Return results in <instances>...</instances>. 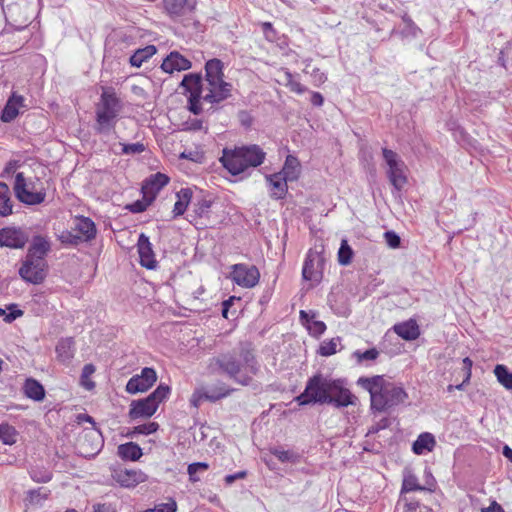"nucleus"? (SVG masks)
<instances>
[{
    "instance_id": "f257e3e1",
    "label": "nucleus",
    "mask_w": 512,
    "mask_h": 512,
    "mask_svg": "<svg viewBox=\"0 0 512 512\" xmlns=\"http://www.w3.org/2000/svg\"><path fill=\"white\" fill-rule=\"evenodd\" d=\"M187 97V108L194 115L202 113L201 100L211 105L224 100V64L213 58L205 64V83L200 74H187L181 82Z\"/></svg>"
},
{
    "instance_id": "f03ea898",
    "label": "nucleus",
    "mask_w": 512,
    "mask_h": 512,
    "mask_svg": "<svg viewBox=\"0 0 512 512\" xmlns=\"http://www.w3.org/2000/svg\"><path fill=\"white\" fill-rule=\"evenodd\" d=\"M357 384L369 392L371 409L378 412L398 406L408 398L401 385L388 381L383 375L360 377Z\"/></svg>"
},
{
    "instance_id": "7ed1b4c3",
    "label": "nucleus",
    "mask_w": 512,
    "mask_h": 512,
    "mask_svg": "<svg viewBox=\"0 0 512 512\" xmlns=\"http://www.w3.org/2000/svg\"><path fill=\"white\" fill-rule=\"evenodd\" d=\"M123 109L122 101L111 88H104L99 103L96 105L95 130L100 134L110 133Z\"/></svg>"
},
{
    "instance_id": "20e7f679",
    "label": "nucleus",
    "mask_w": 512,
    "mask_h": 512,
    "mask_svg": "<svg viewBox=\"0 0 512 512\" xmlns=\"http://www.w3.org/2000/svg\"><path fill=\"white\" fill-rule=\"evenodd\" d=\"M266 158L263 149L256 145H248L226 150V170L233 176L243 174L250 167L260 166Z\"/></svg>"
},
{
    "instance_id": "39448f33",
    "label": "nucleus",
    "mask_w": 512,
    "mask_h": 512,
    "mask_svg": "<svg viewBox=\"0 0 512 512\" xmlns=\"http://www.w3.org/2000/svg\"><path fill=\"white\" fill-rule=\"evenodd\" d=\"M331 378L324 377L318 373L310 377L306 383L305 390L295 400L300 406L314 403L327 404L330 394Z\"/></svg>"
},
{
    "instance_id": "423d86ee",
    "label": "nucleus",
    "mask_w": 512,
    "mask_h": 512,
    "mask_svg": "<svg viewBox=\"0 0 512 512\" xmlns=\"http://www.w3.org/2000/svg\"><path fill=\"white\" fill-rule=\"evenodd\" d=\"M169 394V386L160 384L148 397L131 402L129 417L132 420L151 417Z\"/></svg>"
},
{
    "instance_id": "0eeeda50",
    "label": "nucleus",
    "mask_w": 512,
    "mask_h": 512,
    "mask_svg": "<svg viewBox=\"0 0 512 512\" xmlns=\"http://www.w3.org/2000/svg\"><path fill=\"white\" fill-rule=\"evenodd\" d=\"M324 266V247L309 249L302 268L303 279L315 284L320 283L324 276Z\"/></svg>"
},
{
    "instance_id": "6e6552de",
    "label": "nucleus",
    "mask_w": 512,
    "mask_h": 512,
    "mask_svg": "<svg viewBox=\"0 0 512 512\" xmlns=\"http://www.w3.org/2000/svg\"><path fill=\"white\" fill-rule=\"evenodd\" d=\"M383 158L388 166L387 176L390 183L397 190H401L407 184L406 165L398 154L388 148L382 149Z\"/></svg>"
},
{
    "instance_id": "1a4fd4ad",
    "label": "nucleus",
    "mask_w": 512,
    "mask_h": 512,
    "mask_svg": "<svg viewBox=\"0 0 512 512\" xmlns=\"http://www.w3.org/2000/svg\"><path fill=\"white\" fill-rule=\"evenodd\" d=\"M48 265L42 257L30 258L26 256L19 269V275L23 280L31 284H41L47 276Z\"/></svg>"
},
{
    "instance_id": "9d476101",
    "label": "nucleus",
    "mask_w": 512,
    "mask_h": 512,
    "mask_svg": "<svg viewBox=\"0 0 512 512\" xmlns=\"http://www.w3.org/2000/svg\"><path fill=\"white\" fill-rule=\"evenodd\" d=\"M230 278L238 286L250 289L259 283L260 272L255 265L240 263L231 266Z\"/></svg>"
},
{
    "instance_id": "9b49d317",
    "label": "nucleus",
    "mask_w": 512,
    "mask_h": 512,
    "mask_svg": "<svg viewBox=\"0 0 512 512\" xmlns=\"http://www.w3.org/2000/svg\"><path fill=\"white\" fill-rule=\"evenodd\" d=\"M357 401V397L345 386L342 379H331L327 404H333L336 407H347L356 405Z\"/></svg>"
},
{
    "instance_id": "f8f14e48",
    "label": "nucleus",
    "mask_w": 512,
    "mask_h": 512,
    "mask_svg": "<svg viewBox=\"0 0 512 512\" xmlns=\"http://www.w3.org/2000/svg\"><path fill=\"white\" fill-rule=\"evenodd\" d=\"M74 231L76 234L71 232L63 233L61 236L62 242L77 245L79 242L93 239L96 235L94 222L86 217L77 218Z\"/></svg>"
},
{
    "instance_id": "ddd939ff",
    "label": "nucleus",
    "mask_w": 512,
    "mask_h": 512,
    "mask_svg": "<svg viewBox=\"0 0 512 512\" xmlns=\"http://www.w3.org/2000/svg\"><path fill=\"white\" fill-rule=\"evenodd\" d=\"M14 192L19 201L28 205H37L45 200L44 191H30L23 173L19 172L15 176Z\"/></svg>"
},
{
    "instance_id": "4468645a",
    "label": "nucleus",
    "mask_w": 512,
    "mask_h": 512,
    "mask_svg": "<svg viewBox=\"0 0 512 512\" xmlns=\"http://www.w3.org/2000/svg\"><path fill=\"white\" fill-rule=\"evenodd\" d=\"M157 380L156 371L153 368L145 367L140 374L134 375L126 384V391L129 394L145 392L150 389Z\"/></svg>"
},
{
    "instance_id": "2eb2a0df",
    "label": "nucleus",
    "mask_w": 512,
    "mask_h": 512,
    "mask_svg": "<svg viewBox=\"0 0 512 512\" xmlns=\"http://www.w3.org/2000/svg\"><path fill=\"white\" fill-rule=\"evenodd\" d=\"M111 477L124 488H134L148 479V476L142 470L124 468L114 469Z\"/></svg>"
},
{
    "instance_id": "dca6fc26",
    "label": "nucleus",
    "mask_w": 512,
    "mask_h": 512,
    "mask_svg": "<svg viewBox=\"0 0 512 512\" xmlns=\"http://www.w3.org/2000/svg\"><path fill=\"white\" fill-rule=\"evenodd\" d=\"M103 445L101 433L96 429H89L78 440V448L82 455L90 457L97 454Z\"/></svg>"
},
{
    "instance_id": "f3484780",
    "label": "nucleus",
    "mask_w": 512,
    "mask_h": 512,
    "mask_svg": "<svg viewBox=\"0 0 512 512\" xmlns=\"http://www.w3.org/2000/svg\"><path fill=\"white\" fill-rule=\"evenodd\" d=\"M28 241V235L16 227L0 229V246L9 248H22Z\"/></svg>"
},
{
    "instance_id": "a211bd4d",
    "label": "nucleus",
    "mask_w": 512,
    "mask_h": 512,
    "mask_svg": "<svg viewBox=\"0 0 512 512\" xmlns=\"http://www.w3.org/2000/svg\"><path fill=\"white\" fill-rule=\"evenodd\" d=\"M169 177L162 173H156L147 178L142 185V194L144 198H148L152 202L156 198L159 191L167 185Z\"/></svg>"
},
{
    "instance_id": "6ab92c4d",
    "label": "nucleus",
    "mask_w": 512,
    "mask_h": 512,
    "mask_svg": "<svg viewBox=\"0 0 512 512\" xmlns=\"http://www.w3.org/2000/svg\"><path fill=\"white\" fill-rule=\"evenodd\" d=\"M222 397H224V387L222 384H219L215 388L206 387L196 389L190 398V403L195 408H197L200 406L203 400L215 402Z\"/></svg>"
},
{
    "instance_id": "aec40b11",
    "label": "nucleus",
    "mask_w": 512,
    "mask_h": 512,
    "mask_svg": "<svg viewBox=\"0 0 512 512\" xmlns=\"http://www.w3.org/2000/svg\"><path fill=\"white\" fill-rule=\"evenodd\" d=\"M138 253L140 257V264L147 269H154L157 266L155 254L152 250V245L149 238L145 234H140L138 242Z\"/></svg>"
},
{
    "instance_id": "412c9836",
    "label": "nucleus",
    "mask_w": 512,
    "mask_h": 512,
    "mask_svg": "<svg viewBox=\"0 0 512 512\" xmlns=\"http://www.w3.org/2000/svg\"><path fill=\"white\" fill-rule=\"evenodd\" d=\"M164 72L172 74L175 71H184L191 68V62L177 51H172L162 62Z\"/></svg>"
},
{
    "instance_id": "4be33fe9",
    "label": "nucleus",
    "mask_w": 512,
    "mask_h": 512,
    "mask_svg": "<svg viewBox=\"0 0 512 512\" xmlns=\"http://www.w3.org/2000/svg\"><path fill=\"white\" fill-rule=\"evenodd\" d=\"M266 182L269 184L270 197L276 200L284 199L288 193V180L282 173H274L265 176Z\"/></svg>"
},
{
    "instance_id": "5701e85b",
    "label": "nucleus",
    "mask_w": 512,
    "mask_h": 512,
    "mask_svg": "<svg viewBox=\"0 0 512 512\" xmlns=\"http://www.w3.org/2000/svg\"><path fill=\"white\" fill-rule=\"evenodd\" d=\"M299 316L302 324L307 328L312 337L319 338L326 331V324L323 321L315 320L316 312L311 311L308 313L301 310Z\"/></svg>"
},
{
    "instance_id": "b1692460",
    "label": "nucleus",
    "mask_w": 512,
    "mask_h": 512,
    "mask_svg": "<svg viewBox=\"0 0 512 512\" xmlns=\"http://www.w3.org/2000/svg\"><path fill=\"white\" fill-rule=\"evenodd\" d=\"M226 373H228L230 378L235 379L236 382L246 385L250 376L249 373H255L254 365L246 364L245 366H240L239 364L229 361L226 363Z\"/></svg>"
},
{
    "instance_id": "393cba45",
    "label": "nucleus",
    "mask_w": 512,
    "mask_h": 512,
    "mask_svg": "<svg viewBox=\"0 0 512 512\" xmlns=\"http://www.w3.org/2000/svg\"><path fill=\"white\" fill-rule=\"evenodd\" d=\"M163 6L171 17H177L191 12L196 6V0H163Z\"/></svg>"
},
{
    "instance_id": "a878e982",
    "label": "nucleus",
    "mask_w": 512,
    "mask_h": 512,
    "mask_svg": "<svg viewBox=\"0 0 512 512\" xmlns=\"http://www.w3.org/2000/svg\"><path fill=\"white\" fill-rule=\"evenodd\" d=\"M394 332L406 341L416 340L420 336V329L415 319L395 324L393 326Z\"/></svg>"
},
{
    "instance_id": "bb28decb",
    "label": "nucleus",
    "mask_w": 512,
    "mask_h": 512,
    "mask_svg": "<svg viewBox=\"0 0 512 512\" xmlns=\"http://www.w3.org/2000/svg\"><path fill=\"white\" fill-rule=\"evenodd\" d=\"M278 173H282V176L290 182L297 181L301 175L299 159L294 155H287L284 165Z\"/></svg>"
},
{
    "instance_id": "cd10ccee",
    "label": "nucleus",
    "mask_w": 512,
    "mask_h": 512,
    "mask_svg": "<svg viewBox=\"0 0 512 512\" xmlns=\"http://www.w3.org/2000/svg\"><path fill=\"white\" fill-rule=\"evenodd\" d=\"M23 105V97L13 94L7 101L2 114L1 120L3 122H11L19 114V108Z\"/></svg>"
},
{
    "instance_id": "c85d7f7f",
    "label": "nucleus",
    "mask_w": 512,
    "mask_h": 512,
    "mask_svg": "<svg viewBox=\"0 0 512 512\" xmlns=\"http://www.w3.org/2000/svg\"><path fill=\"white\" fill-rule=\"evenodd\" d=\"M436 445L435 437L428 432H424L418 436L412 446V450L416 455H423L431 452Z\"/></svg>"
},
{
    "instance_id": "c756f323",
    "label": "nucleus",
    "mask_w": 512,
    "mask_h": 512,
    "mask_svg": "<svg viewBox=\"0 0 512 512\" xmlns=\"http://www.w3.org/2000/svg\"><path fill=\"white\" fill-rule=\"evenodd\" d=\"M49 250V241L45 237L38 235L33 237L31 246L28 249V253L26 256L37 259L38 257H42V259H45V256L47 255Z\"/></svg>"
},
{
    "instance_id": "7c9ffc66",
    "label": "nucleus",
    "mask_w": 512,
    "mask_h": 512,
    "mask_svg": "<svg viewBox=\"0 0 512 512\" xmlns=\"http://www.w3.org/2000/svg\"><path fill=\"white\" fill-rule=\"evenodd\" d=\"M74 341L72 338H63L56 345L57 358L63 363H68L74 357Z\"/></svg>"
},
{
    "instance_id": "2f4dec72",
    "label": "nucleus",
    "mask_w": 512,
    "mask_h": 512,
    "mask_svg": "<svg viewBox=\"0 0 512 512\" xmlns=\"http://www.w3.org/2000/svg\"><path fill=\"white\" fill-rule=\"evenodd\" d=\"M117 453L123 460L137 461L142 456L141 447L134 443L128 442L118 446Z\"/></svg>"
},
{
    "instance_id": "473e14b6",
    "label": "nucleus",
    "mask_w": 512,
    "mask_h": 512,
    "mask_svg": "<svg viewBox=\"0 0 512 512\" xmlns=\"http://www.w3.org/2000/svg\"><path fill=\"white\" fill-rule=\"evenodd\" d=\"M156 51L157 49L154 45H148L144 48H140L130 57L129 62L132 66L139 68L144 62L151 58Z\"/></svg>"
},
{
    "instance_id": "72a5a7b5",
    "label": "nucleus",
    "mask_w": 512,
    "mask_h": 512,
    "mask_svg": "<svg viewBox=\"0 0 512 512\" xmlns=\"http://www.w3.org/2000/svg\"><path fill=\"white\" fill-rule=\"evenodd\" d=\"M25 395L35 401H41L45 397L43 386L34 379H27L24 385Z\"/></svg>"
},
{
    "instance_id": "f704fd0d",
    "label": "nucleus",
    "mask_w": 512,
    "mask_h": 512,
    "mask_svg": "<svg viewBox=\"0 0 512 512\" xmlns=\"http://www.w3.org/2000/svg\"><path fill=\"white\" fill-rule=\"evenodd\" d=\"M12 207L10 189L6 183L0 182V215L8 216L12 214Z\"/></svg>"
},
{
    "instance_id": "c9c22d12",
    "label": "nucleus",
    "mask_w": 512,
    "mask_h": 512,
    "mask_svg": "<svg viewBox=\"0 0 512 512\" xmlns=\"http://www.w3.org/2000/svg\"><path fill=\"white\" fill-rule=\"evenodd\" d=\"M50 490L45 487H39L27 492L26 500L32 506H42L43 503L49 498Z\"/></svg>"
},
{
    "instance_id": "e433bc0d",
    "label": "nucleus",
    "mask_w": 512,
    "mask_h": 512,
    "mask_svg": "<svg viewBox=\"0 0 512 512\" xmlns=\"http://www.w3.org/2000/svg\"><path fill=\"white\" fill-rule=\"evenodd\" d=\"M497 381L507 390H512V372L503 364H497L494 368Z\"/></svg>"
},
{
    "instance_id": "4c0bfd02",
    "label": "nucleus",
    "mask_w": 512,
    "mask_h": 512,
    "mask_svg": "<svg viewBox=\"0 0 512 512\" xmlns=\"http://www.w3.org/2000/svg\"><path fill=\"white\" fill-rule=\"evenodd\" d=\"M341 343V338L336 337L329 340H324L321 342L317 354L323 357H329L334 355L337 352V348Z\"/></svg>"
},
{
    "instance_id": "58836bf2",
    "label": "nucleus",
    "mask_w": 512,
    "mask_h": 512,
    "mask_svg": "<svg viewBox=\"0 0 512 512\" xmlns=\"http://www.w3.org/2000/svg\"><path fill=\"white\" fill-rule=\"evenodd\" d=\"M17 440V431L8 424H0V441L5 445H13Z\"/></svg>"
},
{
    "instance_id": "ea45409f",
    "label": "nucleus",
    "mask_w": 512,
    "mask_h": 512,
    "mask_svg": "<svg viewBox=\"0 0 512 512\" xmlns=\"http://www.w3.org/2000/svg\"><path fill=\"white\" fill-rule=\"evenodd\" d=\"M190 195L191 193L188 189H182L180 193L177 195L178 200L174 204L173 208L174 217L180 216L185 212Z\"/></svg>"
},
{
    "instance_id": "a19ab883",
    "label": "nucleus",
    "mask_w": 512,
    "mask_h": 512,
    "mask_svg": "<svg viewBox=\"0 0 512 512\" xmlns=\"http://www.w3.org/2000/svg\"><path fill=\"white\" fill-rule=\"evenodd\" d=\"M29 474L32 480L37 483H47L52 479V473L44 467H32Z\"/></svg>"
},
{
    "instance_id": "79ce46f5",
    "label": "nucleus",
    "mask_w": 512,
    "mask_h": 512,
    "mask_svg": "<svg viewBox=\"0 0 512 512\" xmlns=\"http://www.w3.org/2000/svg\"><path fill=\"white\" fill-rule=\"evenodd\" d=\"M353 258V250L349 246L348 241L346 239H343L341 241L340 248L338 250V262L341 265H349Z\"/></svg>"
},
{
    "instance_id": "37998d69",
    "label": "nucleus",
    "mask_w": 512,
    "mask_h": 512,
    "mask_svg": "<svg viewBox=\"0 0 512 512\" xmlns=\"http://www.w3.org/2000/svg\"><path fill=\"white\" fill-rule=\"evenodd\" d=\"M284 76L285 86L288 87L291 92H294L299 95L306 92V87L302 85L298 80H296L290 71L285 70Z\"/></svg>"
},
{
    "instance_id": "c03bdc74",
    "label": "nucleus",
    "mask_w": 512,
    "mask_h": 512,
    "mask_svg": "<svg viewBox=\"0 0 512 512\" xmlns=\"http://www.w3.org/2000/svg\"><path fill=\"white\" fill-rule=\"evenodd\" d=\"M423 487L419 484L418 479L413 474H408L404 477L401 492L408 493L413 491H421Z\"/></svg>"
},
{
    "instance_id": "a18cd8bd",
    "label": "nucleus",
    "mask_w": 512,
    "mask_h": 512,
    "mask_svg": "<svg viewBox=\"0 0 512 512\" xmlns=\"http://www.w3.org/2000/svg\"><path fill=\"white\" fill-rule=\"evenodd\" d=\"M159 428L158 423L156 422H149L146 424L138 425L134 427L131 431L127 433V436L133 437L136 434H142V435H150L152 433H155Z\"/></svg>"
},
{
    "instance_id": "49530a36",
    "label": "nucleus",
    "mask_w": 512,
    "mask_h": 512,
    "mask_svg": "<svg viewBox=\"0 0 512 512\" xmlns=\"http://www.w3.org/2000/svg\"><path fill=\"white\" fill-rule=\"evenodd\" d=\"M95 370L93 364H86L82 369L81 385L87 390H92L95 387V383L90 379Z\"/></svg>"
},
{
    "instance_id": "de8ad7c7",
    "label": "nucleus",
    "mask_w": 512,
    "mask_h": 512,
    "mask_svg": "<svg viewBox=\"0 0 512 512\" xmlns=\"http://www.w3.org/2000/svg\"><path fill=\"white\" fill-rule=\"evenodd\" d=\"M208 469V464L204 462H196L192 463L188 466L187 472L189 475V479L192 482L199 481L198 473H203Z\"/></svg>"
},
{
    "instance_id": "09e8293b",
    "label": "nucleus",
    "mask_w": 512,
    "mask_h": 512,
    "mask_svg": "<svg viewBox=\"0 0 512 512\" xmlns=\"http://www.w3.org/2000/svg\"><path fill=\"white\" fill-rule=\"evenodd\" d=\"M152 203L148 198H142L141 200H137L129 205L126 208L132 213H141L147 209V207Z\"/></svg>"
},
{
    "instance_id": "8fccbe9b",
    "label": "nucleus",
    "mask_w": 512,
    "mask_h": 512,
    "mask_svg": "<svg viewBox=\"0 0 512 512\" xmlns=\"http://www.w3.org/2000/svg\"><path fill=\"white\" fill-rule=\"evenodd\" d=\"M354 356L357 358L358 362H362L365 360L374 361L378 358L379 351L376 348H371L364 352L355 351Z\"/></svg>"
},
{
    "instance_id": "3c124183",
    "label": "nucleus",
    "mask_w": 512,
    "mask_h": 512,
    "mask_svg": "<svg viewBox=\"0 0 512 512\" xmlns=\"http://www.w3.org/2000/svg\"><path fill=\"white\" fill-rule=\"evenodd\" d=\"M208 371L210 374L224 375V363L220 358L211 359L208 365Z\"/></svg>"
},
{
    "instance_id": "603ef678",
    "label": "nucleus",
    "mask_w": 512,
    "mask_h": 512,
    "mask_svg": "<svg viewBox=\"0 0 512 512\" xmlns=\"http://www.w3.org/2000/svg\"><path fill=\"white\" fill-rule=\"evenodd\" d=\"M145 150L142 143L122 144V152L124 154H140Z\"/></svg>"
},
{
    "instance_id": "864d4df0",
    "label": "nucleus",
    "mask_w": 512,
    "mask_h": 512,
    "mask_svg": "<svg viewBox=\"0 0 512 512\" xmlns=\"http://www.w3.org/2000/svg\"><path fill=\"white\" fill-rule=\"evenodd\" d=\"M384 238H385L388 246L391 248H394V249L398 248L401 244L400 237L393 231L385 232Z\"/></svg>"
},
{
    "instance_id": "5fc2aeb1",
    "label": "nucleus",
    "mask_w": 512,
    "mask_h": 512,
    "mask_svg": "<svg viewBox=\"0 0 512 512\" xmlns=\"http://www.w3.org/2000/svg\"><path fill=\"white\" fill-rule=\"evenodd\" d=\"M9 313L5 315L4 321L7 323L13 322L15 319L23 315V311L17 308V305L12 304L8 307Z\"/></svg>"
},
{
    "instance_id": "6e6d98bb",
    "label": "nucleus",
    "mask_w": 512,
    "mask_h": 512,
    "mask_svg": "<svg viewBox=\"0 0 512 512\" xmlns=\"http://www.w3.org/2000/svg\"><path fill=\"white\" fill-rule=\"evenodd\" d=\"M311 76L313 78L312 83L316 87H319L327 80L326 75L323 72H321L318 68L313 69Z\"/></svg>"
},
{
    "instance_id": "4d7b16f0",
    "label": "nucleus",
    "mask_w": 512,
    "mask_h": 512,
    "mask_svg": "<svg viewBox=\"0 0 512 512\" xmlns=\"http://www.w3.org/2000/svg\"><path fill=\"white\" fill-rule=\"evenodd\" d=\"M273 455L281 462H288L293 459V453L287 450L275 449Z\"/></svg>"
},
{
    "instance_id": "13d9d810",
    "label": "nucleus",
    "mask_w": 512,
    "mask_h": 512,
    "mask_svg": "<svg viewBox=\"0 0 512 512\" xmlns=\"http://www.w3.org/2000/svg\"><path fill=\"white\" fill-rule=\"evenodd\" d=\"M184 130L198 131L202 129V121L199 119H192L183 123Z\"/></svg>"
},
{
    "instance_id": "bf43d9fd",
    "label": "nucleus",
    "mask_w": 512,
    "mask_h": 512,
    "mask_svg": "<svg viewBox=\"0 0 512 512\" xmlns=\"http://www.w3.org/2000/svg\"><path fill=\"white\" fill-rule=\"evenodd\" d=\"M238 119L239 122L245 127H250L253 122L251 114L247 111H240L238 113Z\"/></svg>"
},
{
    "instance_id": "052dcab7",
    "label": "nucleus",
    "mask_w": 512,
    "mask_h": 512,
    "mask_svg": "<svg viewBox=\"0 0 512 512\" xmlns=\"http://www.w3.org/2000/svg\"><path fill=\"white\" fill-rule=\"evenodd\" d=\"M472 365H473V362L469 357H465L463 359V367L466 372L465 379H464L463 383L469 382L471 375H472V371H471Z\"/></svg>"
},
{
    "instance_id": "680f3d73",
    "label": "nucleus",
    "mask_w": 512,
    "mask_h": 512,
    "mask_svg": "<svg viewBox=\"0 0 512 512\" xmlns=\"http://www.w3.org/2000/svg\"><path fill=\"white\" fill-rule=\"evenodd\" d=\"M92 512H115V509L111 504H95L93 505V511Z\"/></svg>"
},
{
    "instance_id": "e2e57ef3",
    "label": "nucleus",
    "mask_w": 512,
    "mask_h": 512,
    "mask_svg": "<svg viewBox=\"0 0 512 512\" xmlns=\"http://www.w3.org/2000/svg\"><path fill=\"white\" fill-rule=\"evenodd\" d=\"M310 101H311L313 106L320 107L324 103V98H323L321 93H319V92H312Z\"/></svg>"
},
{
    "instance_id": "0e129e2a",
    "label": "nucleus",
    "mask_w": 512,
    "mask_h": 512,
    "mask_svg": "<svg viewBox=\"0 0 512 512\" xmlns=\"http://www.w3.org/2000/svg\"><path fill=\"white\" fill-rule=\"evenodd\" d=\"M482 512H504V509L499 503L493 501L489 507L482 509Z\"/></svg>"
},
{
    "instance_id": "69168bd1",
    "label": "nucleus",
    "mask_w": 512,
    "mask_h": 512,
    "mask_svg": "<svg viewBox=\"0 0 512 512\" xmlns=\"http://www.w3.org/2000/svg\"><path fill=\"white\" fill-rule=\"evenodd\" d=\"M245 475H246V472H244V471L239 472L238 474H235V475H228V476H226L225 481H226V483H232L235 479L243 478V477H245Z\"/></svg>"
},
{
    "instance_id": "338daca9",
    "label": "nucleus",
    "mask_w": 512,
    "mask_h": 512,
    "mask_svg": "<svg viewBox=\"0 0 512 512\" xmlns=\"http://www.w3.org/2000/svg\"><path fill=\"white\" fill-rule=\"evenodd\" d=\"M204 497H206L210 502L220 504V499L216 494H213L209 492L208 494H205Z\"/></svg>"
},
{
    "instance_id": "774afa93",
    "label": "nucleus",
    "mask_w": 512,
    "mask_h": 512,
    "mask_svg": "<svg viewBox=\"0 0 512 512\" xmlns=\"http://www.w3.org/2000/svg\"><path fill=\"white\" fill-rule=\"evenodd\" d=\"M503 455H504V456H505V457H506L510 462H512V449H511L509 446L505 445V446L503 447Z\"/></svg>"
}]
</instances>
